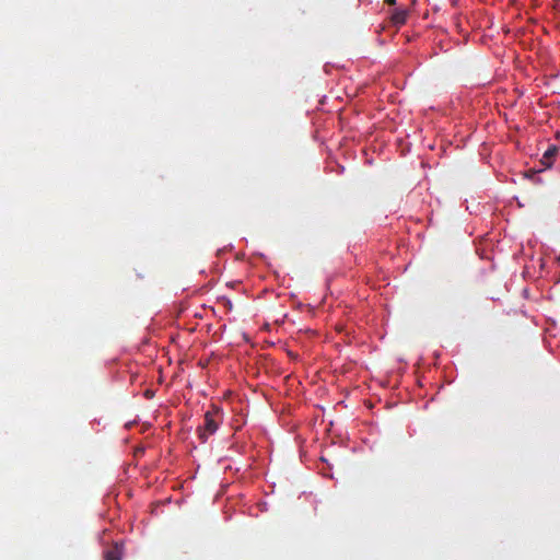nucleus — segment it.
<instances>
[{"mask_svg":"<svg viewBox=\"0 0 560 560\" xmlns=\"http://www.w3.org/2000/svg\"><path fill=\"white\" fill-rule=\"evenodd\" d=\"M221 420V410L218 407H212L211 410L205 413L203 425L199 428V438L202 442H206L209 435L217 432Z\"/></svg>","mask_w":560,"mask_h":560,"instance_id":"f257e3e1","label":"nucleus"},{"mask_svg":"<svg viewBox=\"0 0 560 560\" xmlns=\"http://www.w3.org/2000/svg\"><path fill=\"white\" fill-rule=\"evenodd\" d=\"M122 552L124 545L121 542H115L104 551L103 558L104 560H121Z\"/></svg>","mask_w":560,"mask_h":560,"instance_id":"f03ea898","label":"nucleus"},{"mask_svg":"<svg viewBox=\"0 0 560 560\" xmlns=\"http://www.w3.org/2000/svg\"><path fill=\"white\" fill-rule=\"evenodd\" d=\"M558 147L552 144L550 145L544 153L540 163L544 165L545 168L551 167L553 164L555 158L558 154Z\"/></svg>","mask_w":560,"mask_h":560,"instance_id":"7ed1b4c3","label":"nucleus"},{"mask_svg":"<svg viewBox=\"0 0 560 560\" xmlns=\"http://www.w3.org/2000/svg\"><path fill=\"white\" fill-rule=\"evenodd\" d=\"M406 18H407V13H406V11H404V10L396 11V12L393 14V21H394V23H396V24H402V23H405Z\"/></svg>","mask_w":560,"mask_h":560,"instance_id":"20e7f679","label":"nucleus"},{"mask_svg":"<svg viewBox=\"0 0 560 560\" xmlns=\"http://www.w3.org/2000/svg\"><path fill=\"white\" fill-rule=\"evenodd\" d=\"M385 3L388 5H394L396 3V0H384Z\"/></svg>","mask_w":560,"mask_h":560,"instance_id":"39448f33","label":"nucleus"}]
</instances>
